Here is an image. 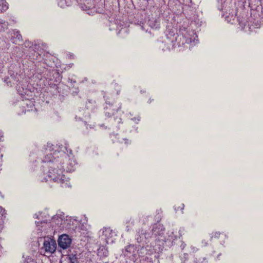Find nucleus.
Returning <instances> with one entry per match:
<instances>
[{
	"label": "nucleus",
	"instance_id": "nucleus-1",
	"mask_svg": "<svg viewBox=\"0 0 263 263\" xmlns=\"http://www.w3.org/2000/svg\"><path fill=\"white\" fill-rule=\"evenodd\" d=\"M49 165V171L47 176L50 180L60 184L63 187L70 186L69 179L63 175L62 170L55 167V164L51 163Z\"/></svg>",
	"mask_w": 263,
	"mask_h": 263
},
{
	"label": "nucleus",
	"instance_id": "nucleus-2",
	"mask_svg": "<svg viewBox=\"0 0 263 263\" xmlns=\"http://www.w3.org/2000/svg\"><path fill=\"white\" fill-rule=\"evenodd\" d=\"M57 248V243L54 240L51 239L45 240L42 249H44L45 252L52 253Z\"/></svg>",
	"mask_w": 263,
	"mask_h": 263
},
{
	"label": "nucleus",
	"instance_id": "nucleus-3",
	"mask_svg": "<svg viewBox=\"0 0 263 263\" xmlns=\"http://www.w3.org/2000/svg\"><path fill=\"white\" fill-rule=\"evenodd\" d=\"M71 243V239L68 235L63 234L59 237L58 244L60 248L66 249L69 248Z\"/></svg>",
	"mask_w": 263,
	"mask_h": 263
},
{
	"label": "nucleus",
	"instance_id": "nucleus-4",
	"mask_svg": "<svg viewBox=\"0 0 263 263\" xmlns=\"http://www.w3.org/2000/svg\"><path fill=\"white\" fill-rule=\"evenodd\" d=\"M164 231L163 226L161 224H155L152 229V234L155 236L161 235Z\"/></svg>",
	"mask_w": 263,
	"mask_h": 263
},
{
	"label": "nucleus",
	"instance_id": "nucleus-5",
	"mask_svg": "<svg viewBox=\"0 0 263 263\" xmlns=\"http://www.w3.org/2000/svg\"><path fill=\"white\" fill-rule=\"evenodd\" d=\"M9 24L7 22L0 19V32H4L8 28Z\"/></svg>",
	"mask_w": 263,
	"mask_h": 263
},
{
	"label": "nucleus",
	"instance_id": "nucleus-6",
	"mask_svg": "<svg viewBox=\"0 0 263 263\" xmlns=\"http://www.w3.org/2000/svg\"><path fill=\"white\" fill-rule=\"evenodd\" d=\"M72 0H59V5L61 7H65V6H69L72 4Z\"/></svg>",
	"mask_w": 263,
	"mask_h": 263
},
{
	"label": "nucleus",
	"instance_id": "nucleus-7",
	"mask_svg": "<svg viewBox=\"0 0 263 263\" xmlns=\"http://www.w3.org/2000/svg\"><path fill=\"white\" fill-rule=\"evenodd\" d=\"M8 9V4L5 0H0V11H6Z\"/></svg>",
	"mask_w": 263,
	"mask_h": 263
},
{
	"label": "nucleus",
	"instance_id": "nucleus-8",
	"mask_svg": "<svg viewBox=\"0 0 263 263\" xmlns=\"http://www.w3.org/2000/svg\"><path fill=\"white\" fill-rule=\"evenodd\" d=\"M55 159L53 157V156L51 154H47L44 158V160H43L44 162H53V160H55Z\"/></svg>",
	"mask_w": 263,
	"mask_h": 263
},
{
	"label": "nucleus",
	"instance_id": "nucleus-9",
	"mask_svg": "<svg viewBox=\"0 0 263 263\" xmlns=\"http://www.w3.org/2000/svg\"><path fill=\"white\" fill-rule=\"evenodd\" d=\"M220 235L221 233L220 232H213L212 233L210 234L211 240H213V239H218L220 237Z\"/></svg>",
	"mask_w": 263,
	"mask_h": 263
},
{
	"label": "nucleus",
	"instance_id": "nucleus-10",
	"mask_svg": "<svg viewBox=\"0 0 263 263\" xmlns=\"http://www.w3.org/2000/svg\"><path fill=\"white\" fill-rule=\"evenodd\" d=\"M69 263H76L77 262L78 258L76 255L69 254L68 256Z\"/></svg>",
	"mask_w": 263,
	"mask_h": 263
},
{
	"label": "nucleus",
	"instance_id": "nucleus-11",
	"mask_svg": "<svg viewBox=\"0 0 263 263\" xmlns=\"http://www.w3.org/2000/svg\"><path fill=\"white\" fill-rule=\"evenodd\" d=\"M14 37L17 39L18 41H21L23 40L22 36L18 30H14L13 31Z\"/></svg>",
	"mask_w": 263,
	"mask_h": 263
},
{
	"label": "nucleus",
	"instance_id": "nucleus-12",
	"mask_svg": "<svg viewBox=\"0 0 263 263\" xmlns=\"http://www.w3.org/2000/svg\"><path fill=\"white\" fill-rule=\"evenodd\" d=\"M105 109H106V114H108V116H111V115H114L116 112L117 111V110H115V109H113L111 112L108 111L107 110H109L110 108H109V107H107L106 106L105 107Z\"/></svg>",
	"mask_w": 263,
	"mask_h": 263
},
{
	"label": "nucleus",
	"instance_id": "nucleus-13",
	"mask_svg": "<svg viewBox=\"0 0 263 263\" xmlns=\"http://www.w3.org/2000/svg\"><path fill=\"white\" fill-rule=\"evenodd\" d=\"M114 86L116 94L119 95L121 91V86L117 84H115Z\"/></svg>",
	"mask_w": 263,
	"mask_h": 263
},
{
	"label": "nucleus",
	"instance_id": "nucleus-14",
	"mask_svg": "<svg viewBox=\"0 0 263 263\" xmlns=\"http://www.w3.org/2000/svg\"><path fill=\"white\" fill-rule=\"evenodd\" d=\"M53 145L50 143H47V145L45 146V149L46 151H49V152L52 151L53 149Z\"/></svg>",
	"mask_w": 263,
	"mask_h": 263
},
{
	"label": "nucleus",
	"instance_id": "nucleus-15",
	"mask_svg": "<svg viewBox=\"0 0 263 263\" xmlns=\"http://www.w3.org/2000/svg\"><path fill=\"white\" fill-rule=\"evenodd\" d=\"M131 222V225L133 226L134 224V219L132 217H130L129 219V221L127 223H130ZM130 226V224H129L127 226V231H128L129 230V227Z\"/></svg>",
	"mask_w": 263,
	"mask_h": 263
},
{
	"label": "nucleus",
	"instance_id": "nucleus-16",
	"mask_svg": "<svg viewBox=\"0 0 263 263\" xmlns=\"http://www.w3.org/2000/svg\"><path fill=\"white\" fill-rule=\"evenodd\" d=\"M25 45L26 47H30L31 46V43L28 41H26L25 43Z\"/></svg>",
	"mask_w": 263,
	"mask_h": 263
},
{
	"label": "nucleus",
	"instance_id": "nucleus-17",
	"mask_svg": "<svg viewBox=\"0 0 263 263\" xmlns=\"http://www.w3.org/2000/svg\"><path fill=\"white\" fill-rule=\"evenodd\" d=\"M203 261L207 262L206 258H203V261H200V259H199L197 261L198 263H202Z\"/></svg>",
	"mask_w": 263,
	"mask_h": 263
},
{
	"label": "nucleus",
	"instance_id": "nucleus-18",
	"mask_svg": "<svg viewBox=\"0 0 263 263\" xmlns=\"http://www.w3.org/2000/svg\"><path fill=\"white\" fill-rule=\"evenodd\" d=\"M132 120L134 121H139L140 120V118H139V117H138L137 118L135 117L134 118H132Z\"/></svg>",
	"mask_w": 263,
	"mask_h": 263
},
{
	"label": "nucleus",
	"instance_id": "nucleus-19",
	"mask_svg": "<svg viewBox=\"0 0 263 263\" xmlns=\"http://www.w3.org/2000/svg\"><path fill=\"white\" fill-rule=\"evenodd\" d=\"M202 244L203 246H206L208 245V242H206L205 240H203L202 241Z\"/></svg>",
	"mask_w": 263,
	"mask_h": 263
},
{
	"label": "nucleus",
	"instance_id": "nucleus-20",
	"mask_svg": "<svg viewBox=\"0 0 263 263\" xmlns=\"http://www.w3.org/2000/svg\"><path fill=\"white\" fill-rule=\"evenodd\" d=\"M39 45H36V44H35V45H34V48L35 49H37L39 48Z\"/></svg>",
	"mask_w": 263,
	"mask_h": 263
},
{
	"label": "nucleus",
	"instance_id": "nucleus-21",
	"mask_svg": "<svg viewBox=\"0 0 263 263\" xmlns=\"http://www.w3.org/2000/svg\"><path fill=\"white\" fill-rule=\"evenodd\" d=\"M130 246H128V247L126 248V251H128L127 249H128V248H130Z\"/></svg>",
	"mask_w": 263,
	"mask_h": 263
},
{
	"label": "nucleus",
	"instance_id": "nucleus-22",
	"mask_svg": "<svg viewBox=\"0 0 263 263\" xmlns=\"http://www.w3.org/2000/svg\"><path fill=\"white\" fill-rule=\"evenodd\" d=\"M0 210H1V211H4V210L1 207H0Z\"/></svg>",
	"mask_w": 263,
	"mask_h": 263
},
{
	"label": "nucleus",
	"instance_id": "nucleus-23",
	"mask_svg": "<svg viewBox=\"0 0 263 263\" xmlns=\"http://www.w3.org/2000/svg\"><path fill=\"white\" fill-rule=\"evenodd\" d=\"M182 207L181 209H183V208H184V204H182Z\"/></svg>",
	"mask_w": 263,
	"mask_h": 263
},
{
	"label": "nucleus",
	"instance_id": "nucleus-24",
	"mask_svg": "<svg viewBox=\"0 0 263 263\" xmlns=\"http://www.w3.org/2000/svg\"><path fill=\"white\" fill-rule=\"evenodd\" d=\"M63 157H65V158H66V155L64 154V155H63Z\"/></svg>",
	"mask_w": 263,
	"mask_h": 263
},
{
	"label": "nucleus",
	"instance_id": "nucleus-25",
	"mask_svg": "<svg viewBox=\"0 0 263 263\" xmlns=\"http://www.w3.org/2000/svg\"><path fill=\"white\" fill-rule=\"evenodd\" d=\"M127 141H128V140H125V143H127Z\"/></svg>",
	"mask_w": 263,
	"mask_h": 263
},
{
	"label": "nucleus",
	"instance_id": "nucleus-26",
	"mask_svg": "<svg viewBox=\"0 0 263 263\" xmlns=\"http://www.w3.org/2000/svg\"><path fill=\"white\" fill-rule=\"evenodd\" d=\"M2 211H1V210H0V212H2Z\"/></svg>",
	"mask_w": 263,
	"mask_h": 263
}]
</instances>
